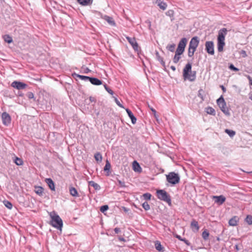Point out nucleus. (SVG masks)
<instances>
[{
  "label": "nucleus",
  "mask_w": 252,
  "mask_h": 252,
  "mask_svg": "<svg viewBox=\"0 0 252 252\" xmlns=\"http://www.w3.org/2000/svg\"><path fill=\"white\" fill-rule=\"evenodd\" d=\"M183 76L185 80H188L190 82L195 80L196 77V71H191V63H188L183 69Z\"/></svg>",
  "instance_id": "nucleus-1"
},
{
  "label": "nucleus",
  "mask_w": 252,
  "mask_h": 252,
  "mask_svg": "<svg viewBox=\"0 0 252 252\" xmlns=\"http://www.w3.org/2000/svg\"><path fill=\"white\" fill-rule=\"evenodd\" d=\"M51 218L50 224L57 229L61 230L63 226V220L57 213L52 211L49 214Z\"/></svg>",
  "instance_id": "nucleus-2"
},
{
  "label": "nucleus",
  "mask_w": 252,
  "mask_h": 252,
  "mask_svg": "<svg viewBox=\"0 0 252 252\" xmlns=\"http://www.w3.org/2000/svg\"><path fill=\"white\" fill-rule=\"evenodd\" d=\"M227 30L226 28H222L219 30L217 37V48L219 52H221L223 50L225 45V36L227 34Z\"/></svg>",
  "instance_id": "nucleus-3"
},
{
  "label": "nucleus",
  "mask_w": 252,
  "mask_h": 252,
  "mask_svg": "<svg viewBox=\"0 0 252 252\" xmlns=\"http://www.w3.org/2000/svg\"><path fill=\"white\" fill-rule=\"evenodd\" d=\"M217 102L223 113L226 115L229 116L230 114V112L228 108L226 107V102L222 95L217 99Z\"/></svg>",
  "instance_id": "nucleus-4"
},
{
  "label": "nucleus",
  "mask_w": 252,
  "mask_h": 252,
  "mask_svg": "<svg viewBox=\"0 0 252 252\" xmlns=\"http://www.w3.org/2000/svg\"><path fill=\"white\" fill-rule=\"evenodd\" d=\"M158 198L160 200L164 201L168 203H171V198L170 195L164 190L160 189L157 191Z\"/></svg>",
  "instance_id": "nucleus-5"
},
{
  "label": "nucleus",
  "mask_w": 252,
  "mask_h": 252,
  "mask_svg": "<svg viewBox=\"0 0 252 252\" xmlns=\"http://www.w3.org/2000/svg\"><path fill=\"white\" fill-rule=\"evenodd\" d=\"M166 180L169 183L176 185L179 183L180 179L178 174L173 172L166 175Z\"/></svg>",
  "instance_id": "nucleus-6"
},
{
  "label": "nucleus",
  "mask_w": 252,
  "mask_h": 252,
  "mask_svg": "<svg viewBox=\"0 0 252 252\" xmlns=\"http://www.w3.org/2000/svg\"><path fill=\"white\" fill-rule=\"evenodd\" d=\"M187 43V39L186 38L184 37L182 38L178 45L177 48L175 52L182 54L185 51Z\"/></svg>",
  "instance_id": "nucleus-7"
},
{
  "label": "nucleus",
  "mask_w": 252,
  "mask_h": 252,
  "mask_svg": "<svg viewBox=\"0 0 252 252\" xmlns=\"http://www.w3.org/2000/svg\"><path fill=\"white\" fill-rule=\"evenodd\" d=\"M205 46L206 52L209 55H214L215 53L214 42L213 41H206Z\"/></svg>",
  "instance_id": "nucleus-8"
},
{
  "label": "nucleus",
  "mask_w": 252,
  "mask_h": 252,
  "mask_svg": "<svg viewBox=\"0 0 252 252\" xmlns=\"http://www.w3.org/2000/svg\"><path fill=\"white\" fill-rule=\"evenodd\" d=\"M2 124L5 126H8L10 124L11 119L9 114L6 112H3L1 115Z\"/></svg>",
  "instance_id": "nucleus-9"
},
{
  "label": "nucleus",
  "mask_w": 252,
  "mask_h": 252,
  "mask_svg": "<svg viewBox=\"0 0 252 252\" xmlns=\"http://www.w3.org/2000/svg\"><path fill=\"white\" fill-rule=\"evenodd\" d=\"M11 86L12 87L20 90L25 89L28 85L23 82L14 81L12 83Z\"/></svg>",
  "instance_id": "nucleus-10"
},
{
  "label": "nucleus",
  "mask_w": 252,
  "mask_h": 252,
  "mask_svg": "<svg viewBox=\"0 0 252 252\" xmlns=\"http://www.w3.org/2000/svg\"><path fill=\"white\" fill-rule=\"evenodd\" d=\"M199 43V39L198 37L194 36L193 37L189 43V47L190 48L196 49L198 46Z\"/></svg>",
  "instance_id": "nucleus-11"
},
{
  "label": "nucleus",
  "mask_w": 252,
  "mask_h": 252,
  "mask_svg": "<svg viewBox=\"0 0 252 252\" xmlns=\"http://www.w3.org/2000/svg\"><path fill=\"white\" fill-rule=\"evenodd\" d=\"M126 38L127 40L128 41V42L130 43V44L132 46L133 49L135 51H138L139 49V46L137 42L136 41L135 38L134 37L132 38L128 36L126 37Z\"/></svg>",
  "instance_id": "nucleus-12"
},
{
  "label": "nucleus",
  "mask_w": 252,
  "mask_h": 252,
  "mask_svg": "<svg viewBox=\"0 0 252 252\" xmlns=\"http://www.w3.org/2000/svg\"><path fill=\"white\" fill-rule=\"evenodd\" d=\"M190 228L194 232H197L199 229V226L198 222L194 219H193L190 223Z\"/></svg>",
  "instance_id": "nucleus-13"
},
{
  "label": "nucleus",
  "mask_w": 252,
  "mask_h": 252,
  "mask_svg": "<svg viewBox=\"0 0 252 252\" xmlns=\"http://www.w3.org/2000/svg\"><path fill=\"white\" fill-rule=\"evenodd\" d=\"M213 198L215 199V203H217L219 205L222 204L226 200L225 197L222 195L220 196H214Z\"/></svg>",
  "instance_id": "nucleus-14"
},
{
  "label": "nucleus",
  "mask_w": 252,
  "mask_h": 252,
  "mask_svg": "<svg viewBox=\"0 0 252 252\" xmlns=\"http://www.w3.org/2000/svg\"><path fill=\"white\" fill-rule=\"evenodd\" d=\"M239 220V218L238 216H234L231 219L229 220L228 221L229 225L233 226H236L238 224Z\"/></svg>",
  "instance_id": "nucleus-15"
},
{
  "label": "nucleus",
  "mask_w": 252,
  "mask_h": 252,
  "mask_svg": "<svg viewBox=\"0 0 252 252\" xmlns=\"http://www.w3.org/2000/svg\"><path fill=\"white\" fill-rule=\"evenodd\" d=\"M45 182L48 185L49 188L51 190L54 191L55 190V184L51 178H46Z\"/></svg>",
  "instance_id": "nucleus-16"
},
{
  "label": "nucleus",
  "mask_w": 252,
  "mask_h": 252,
  "mask_svg": "<svg viewBox=\"0 0 252 252\" xmlns=\"http://www.w3.org/2000/svg\"><path fill=\"white\" fill-rule=\"evenodd\" d=\"M126 112H127V114L128 117L130 118V119L131 120V123L133 124H135L136 123V120H137L136 117L134 116V115L133 114V113H132L131 110H130L129 109L126 108Z\"/></svg>",
  "instance_id": "nucleus-17"
},
{
  "label": "nucleus",
  "mask_w": 252,
  "mask_h": 252,
  "mask_svg": "<svg viewBox=\"0 0 252 252\" xmlns=\"http://www.w3.org/2000/svg\"><path fill=\"white\" fill-rule=\"evenodd\" d=\"M89 81L94 85L98 86L102 84V81L96 78L90 77Z\"/></svg>",
  "instance_id": "nucleus-18"
},
{
  "label": "nucleus",
  "mask_w": 252,
  "mask_h": 252,
  "mask_svg": "<svg viewBox=\"0 0 252 252\" xmlns=\"http://www.w3.org/2000/svg\"><path fill=\"white\" fill-rule=\"evenodd\" d=\"M156 3L159 8L163 10H165L167 8V5L166 3L164 2L162 0H157Z\"/></svg>",
  "instance_id": "nucleus-19"
},
{
  "label": "nucleus",
  "mask_w": 252,
  "mask_h": 252,
  "mask_svg": "<svg viewBox=\"0 0 252 252\" xmlns=\"http://www.w3.org/2000/svg\"><path fill=\"white\" fill-rule=\"evenodd\" d=\"M103 19L106 21L111 26H115L116 24L113 18L107 15H105L103 17Z\"/></svg>",
  "instance_id": "nucleus-20"
},
{
  "label": "nucleus",
  "mask_w": 252,
  "mask_h": 252,
  "mask_svg": "<svg viewBox=\"0 0 252 252\" xmlns=\"http://www.w3.org/2000/svg\"><path fill=\"white\" fill-rule=\"evenodd\" d=\"M77 2L82 6L90 5L93 2V0H77Z\"/></svg>",
  "instance_id": "nucleus-21"
},
{
  "label": "nucleus",
  "mask_w": 252,
  "mask_h": 252,
  "mask_svg": "<svg viewBox=\"0 0 252 252\" xmlns=\"http://www.w3.org/2000/svg\"><path fill=\"white\" fill-rule=\"evenodd\" d=\"M156 57L157 60L160 63L162 66H163L164 67H165V62L163 61V58L161 57H160L159 53L158 51H156Z\"/></svg>",
  "instance_id": "nucleus-22"
},
{
  "label": "nucleus",
  "mask_w": 252,
  "mask_h": 252,
  "mask_svg": "<svg viewBox=\"0 0 252 252\" xmlns=\"http://www.w3.org/2000/svg\"><path fill=\"white\" fill-rule=\"evenodd\" d=\"M70 194L74 197H77L79 196L76 189L74 187H70L69 189Z\"/></svg>",
  "instance_id": "nucleus-23"
},
{
  "label": "nucleus",
  "mask_w": 252,
  "mask_h": 252,
  "mask_svg": "<svg viewBox=\"0 0 252 252\" xmlns=\"http://www.w3.org/2000/svg\"><path fill=\"white\" fill-rule=\"evenodd\" d=\"M110 168H111V164L109 162V161L108 160H107L106 161L105 165V166L104 167V170L105 171H107V174H106L107 176H109V174H110Z\"/></svg>",
  "instance_id": "nucleus-24"
},
{
  "label": "nucleus",
  "mask_w": 252,
  "mask_h": 252,
  "mask_svg": "<svg viewBox=\"0 0 252 252\" xmlns=\"http://www.w3.org/2000/svg\"><path fill=\"white\" fill-rule=\"evenodd\" d=\"M89 185L94 187L95 190H99L100 189V186L93 181L89 182Z\"/></svg>",
  "instance_id": "nucleus-25"
},
{
  "label": "nucleus",
  "mask_w": 252,
  "mask_h": 252,
  "mask_svg": "<svg viewBox=\"0 0 252 252\" xmlns=\"http://www.w3.org/2000/svg\"><path fill=\"white\" fill-rule=\"evenodd\" d=\"M155 248L156 250L159 252H163V248L161 245L160 243L158 241H156L155 242Z\"/></svg>",
  "instance_id": "nucleus-26"
},
{
  "label": "nucleus",
  "mask_w": 252,
  "mask_h": 252,
  "mask_svg": "<svg viewBox=\"0 0 252 252\" xmlns=\"http://www.w3.org/2000/svg\"><path fill=\"white\" fill-rule=\"evenodd\" d=\"M181 54L175 52V54L173 59V62L174 63H177L179 61V60L181 58Z\"/></svg>",
  "instance_id": "nucleus-27"
},
{
  "label": "nucleus",
  "mask_w": 252,
  "mask_h": 252,
  "mask_svg": "<svg viewBox=\"0 0 252 252\" xmlns=\"http://www.w3.org/2000/svg\"><path fill=\"white\" fill-rule=\"evenodd\" d=\"M206 112L208 114H210L213 116L216 115L215 109L211 107H208L206 108Z\"/></svg>",
  "instance_id": "nucleus-28"
},
{
  "label": "nucleus",
  "mask_w": 252,
  "mask_h": 252,
  "mask_svg": "<svg viewBox=\"0 0 252 252\" xmlns=\"http://www.w3.org/2000/svg\"><path fill=\"white\" fill-rule=\"evenodd\" d=\"M43 188L41 187H35V192L36 194H38L40 196L42 195L43 192Z\"/></svg>",
  "instance_id": "nucleus-29"
},
{
  "label": "nucleus",
  "mask_w": 252,
  "mask_h": 252,
  "mask_svg": "<svg viewBox=\"0 0 252 252\" xmlns=\"http://www.w3.org/2000/svg\"><path fill=\"white\" fill-rule=\"evenodd\" d=\"M202 236L204 240H207L209 236V231L207 229L204 230L202 232Z\"/></svg>",
  "instance_id": "nucleus-30"
},
{
  "label": "nucleus",
  "mask_w": 252,
  "mask_h": 252,
  "mask_svg": "<svg viewBox=\"0 0 252 252\" xmlns=\"http://www.w3.org/2000/svg\"><path fill=\"white\" fill-rule=\"evenodd\" d=\"M3 38L4 40L5 41V42H6L8 43H10L13 41L12 37L8 34L4 35L3 36Z\"/></svg>",
  "instance_id": "nucleus-31"
},
{
  "label": "nucleus",
  "mask_w": 252,
  "mask_h": 252,
  "mask_svg": "<svg viewBox=\"0 0 252 252\" xmlns=\"http://www.w3.org/2000/svg\"><path fill=\"white\" fill-rule=\"evenodd\" d=\"M166 15L171 18V21L174 20V11L173 10H168L165 13Z\"/></svg>",
  "instance_id": "nucleus-32"
},
{
  "label": "nucleus",
  "mask_w": 252,
  "mask_h": 252,
  "mask_svg": "<svg viewBox=\"0 0 252 252\" xmlns=\"http://www.w3.org/2000/svg\"><path fill=\"white\" fill-rule=\"evenodd\" d=\"M74 75H75L76 77H78L80 79H81L82 80H84L85 81H89V78H90V77H89V76L81 75L77 74H76V73H74Z\"/></svg>",
  "instance_id": "nucleus-33"
},
{
  "label": "nucleus",
  "mask_w": 252,
  "mask_h": 252,
  "mask_svg": "<svg viewBox=\"0 0 252 252\" xmlns=\"http://www.w3.org/2000/svg\"><path fill=\"white\" fill-rule=\"evenodd\" d=\"M225 132L230 137H233L236 134V132L235 131L228 129H225L224 130Z\"/></svg>",
  "instance_id": "nucleus-34"
},
{
  "label": "nucleus",
  "mask_w": 252,
  "mask_h": 252,
  "mask_svg": "<svg viewBox=\"0 0 252 252\" xmlns=\"http://www.w3.org/2000/svg\"><path fill=\"white\" fill-rule=\"evenodd\" d=\"M204 90L202 89H199L198 92V96L201 99L202 101L204 100Z\"/></svg>",
  "instance_id": "nucleus-35"
},
{
  "label": "nucleus",
  "mask_w": 252,
  "mask_h": 252,
  "mask_svg": "<svg viewBox=\"0 0 252 252\" xmlns=\"http://www.w3.org/2000/svg\"><path fill=\"white\" fill-rule=\"evenodd\" d=\"M14 163L17 165H22L23 164V161L22 159L18 157H15Z\"/></svg>",
  "instance_id": "nucleus-36"
},
{
  "label": "nucleus",
  "mask_w": 252,
  "mask_h": 252,
  "mask_svg": "<svg viewBox=\"0 0 252 252\" xmlns=\"http://www.w3.org/2000/svg\"><path fill=\"white\" fill-rule=\"evenodd\" d=\"M3 203L4 205H5V206L6 207H7L8 209H12L13 205L10 201H9L8 200H4L3 201Z\"/></svg>",
  "instance_id": "nucleus-37"
},
{
  "label": "nucleus",
  "mask_w": 252,
  "mask_h": 252,
  "mask_svg": "<svg viewBox=\"0 0 252 252\" xmlns=\"http://www.w3.org/2000/svg\"><path fill=\"white\" fill-rule=\"evenodd\" d=\"M175 44H169L167 46L166 48L169 51L173 52L175 50Z\"/></svg>",
  "instance_id": "nucleus-38"
},
{
  "label": "nucleus",
  "mask_w": 252,
  "mask_h": 252,
  "mask_svg": "<svg viewBox=\"0 0 252 252\" xmlns=\"http://www.w3.org/2000/svg\"><path fill=\"white\" fill-rule=\"evenodd\" d=\"M95 159L97 161H101L102 160V156L100 153H97L94 155Z\"/></svg>",
  "instance_id": "nucleus-39"
},
{
  "label": "nucleus",
  "mask_w": 252,
  "mask_h": 252,
  "mask_svg": "<svg viewBox=\"0 0 252 252\" xmlns=\"http://www.w3.org/2000/svg\"><path fill=\"white\" fill-rule=\"evenodd\" d=\"M246 221L248 224L251 225L252 224V216L248 215L245 219Z\"/></svg>",
  "instance_id": "nucleus-40"
},
{
  "label": "nucleus",
  "mask_w": 252,
  "mask_h": 252,
  "mask_svg": "<svg viewBox=\"0 0 252 252\" xmlns=\"http://www.w3.org/2000/svg\"><path fill=\"white\" fill-rule=\"evenodd\" d=\"M142 207L146 211H148V210H150V206L149 204L146 201L144 202L142 204Z\"/></svg>",
  "instance_id": "nucleus-41"
},
{
  "label": "nucleus",
  "mask_w": 252,
  "mask_h": 252,
  "mask_svg": "<svg viewBox=\"0 0 252 252\" xmlns=\"http://www.w3.org/2000/svg\"><path fill=\"white\" fill-rule=\"evenodd\" d=\"M108 209H109L108 206L107 205H103V206L100 207V211L102 213H104V212L105 211H106L107 210H108Z\"/></svg>",
  "instance_id": "nucleus-42"
},
{
  "label": "nucleus",
  "mask_w": 252,
  "mask_h": 252,
  "mask_svg": "<svg viewBox=\"0 0 252 252\" xmlns=\"http://www.w3.org/2000/svg\"><path fill=\"white\" fill-rule=\"evenodd\" d=\"M143 196L145 200H150L152 195L150 193H146L143 195Z\"/></svg>",
  "instance_id": "nucleus-43"
},
{
  "label": "nucleus",
  "mask_w": 252,
  "mask_h": 252,
  "mask_svg": "<svg viewBox=\"0 0 252 252\" xmlns=\"http://www.w3.org/2000/svg\"><path fill=\"white\" fill-rule=\"evenodd\" d=\"M104 87L107 92L111 94H113V91L110 89L106 84L104 85Z\"/></svg>",
  "instance_id": "nucleus-44"
},
{
  "label": "nucleus",
  "mask_w": 252,
  "mask_h": 252,
  "mask_svg": "<svg viewBox=\"0 0 252 252\" xmlns=\"http://www.w3.org/2000/svg\"><path fill=\"white\" fill-rule=\"evenodd\" d=\"M118 182L119 186L121 187L125 188L126 187L125 182L118 180Z\"/></svg>",
  "instance_id": "nucleus-45"
},
{
  "label": "nucleus",
  "mask_w": 252,
  "mask_h": 252,
  "mask_svg": "<svg viewBox=\"0 0 252 252\" xmlns=\"http://www.w3.org/2000/svg\"><path fill=\"white\" fill-rule=\"evenodd\" d=\"M26 95L29 99H32V98H34L33 94L31 92H28Z\"/></svg>",
  "instance_id": "nucleus-46"
},
{
  "label": "nucleus",
  "mask_w": 252,
  "mask_h": 252,
  "mask_svg": "<svg viewBox=\"0 0 252 252\" xmlns=\"http://www.w3.org/2000/svg\"><path fill=\"white\" fill-rule=\"evenodd\" d=\"M229 68L235 71H237L239 70V69L235 67L234 65L232 64H230V65L229 66Z\"/></svg>",
  "instance_id": "nucleus-47"
},
{
  "label": "nucleus",
  "mask_w": 252,
  "mask_h": 252,
  "mask_svg": "<svg viewBox=\"0 0 252 252\" xmlns=\"http://www.w3.org/2000/svg\"><path fill=\"white\" fill-rule=\"evenodd\" d=\"M247 78L249 79V83L251 86L250 89L252 90V78L250 75H248Z\"/></svg>",
  "instance_id": "nucleus-48"
},
{
  "label": "nucleus",
  "mask_w": 252,
  "mask_h": 252,
  "mask_svg": "<svg viewBox=\"0 0 252 252\" xmlns=\"http://www.w3.org/2000/svg\"><path fill=\"white\" fill-rule=\"evenodd\" d=\"M115 102L116 103V104L119 106H120L121 108H124V106H123V105L120 103V102L119 101V100L117 98H115Z\"/></svg>",
  "instance_id": "nucleus-49"
},
{
  "label": "nucleus",
  "mask_w": 252,
  "mask_h": 252,
  "mask_svg": "<svg viewBox=\"0 0 252 252\" xmlns=\"http://www.w3.org/2000/svg\"><path fill=\"white\" fill-rule=\"evenodd\" d=\"M188 55L189 57H192L194 54H192V52L190 51V49H188Z\"/></svg>",
  "instance_id": "nucleus-50"
},
{
  "label": "nucleus",
  "mask_w": 252,
  "mask_h": 252,
  "mask_svg": "<svg viewBox=\"0 0 252 252\" xmlns=\"http://www.w3.org/2000/svg\"><path fill=\"white\" fill-rule=\"evenodd\" d=\"M114 231L115 233L118 234L121 232L120 229L119 228L116 227L114 229Z\"/></svg>",
  "instance_id": "nucleus-51"
},
{
  "label": "nucleus",
  "mask_w": 252,
  "mask_h": 252,
  "mask_svg": "<svg viewBox=\"0 0 252 252\" xmlns=\"http://www.w3.org/2000/svg\"><path fill=\"white\" fill-rule=\"evenodd\" d=\"M89 99L91 102H95L96 101L95 98L93 96H90Z\"/></svg>",
  "instance_id": "nucleus-52"
},
{
  "label": "nucleus",
  "mask_w": 252,
  "mask_h": 252,
  "mask_svg": "<svg viewBox=\"0 0 252 252\" xmlns=\"http://www.w3.org/2000/svg\"><path fill=\"white\" fill-rule=\"evenodd\" d=\"M220 87L221 88V89H222V90L223 93L226 92V88L223 85H220Z\"/></svg>",
  "instance_id": "nucleus-53"
},
{
  "label": "nucleus",
  "mask_w": 252,
  "mask_h": 252,
  "mask_svg": "<svg viewBox=\"0 0 252 252\" xmlns=\"http://www.w3.org/2000/svg\"><path fill=\"white\" fill-rule=\"evenodd\" d=\"M189 49H190V51L192 52V54H194V52H195L196 49H194V48H190L189 47Z\"/></svg>",
  "instance_id": "nucleus-54"
},
{
  "label": "nucleus",
  "mask_w": 252,
  "mask_h": 252,
  "mask_svg": "<svg viewBox=\"0 0 252 252\" xmlns=\"http://www.w3.org/2000/svg\"><path fill=\"white\" fill-rule=\"evenodd\" d=\"M176 237L181 241H183V239H182V237L180 235H176Z\"/></svg>",
  "instance_id": "nucleus-55"
},
{
  "label": "nucleus",
  "mask_w": 252,
  "mask_h": 252,
  "mask_svg": "<svg viewBox=\"0 0 252 252\" xmlns=\"http://www.w3.org/2000/svg\"><path fill=\"white\" fill-rule=\"evenodd\" d=\"M134 163L136 164V165H137V167H138V168H139L140 169H141V167H140V166L139 164H138V163L136 161H134L133 162V164H134Z\"/></svg>",
  "instance_id": "nucleus-56"
},
{
  "label": "nucleus",
  "mask_w": 252,
  "mask_h": 252,
  "mask_svg": "<svg viewBox=\"0 0 252 252\" xmlns=\"http://www.w3.org/2000/svg\"><path fill=\"white\" fill-rule=\"evenodd\" d=\"M183 241H184L186 244H187L188 245H189V241L187 240H186L185 238L183 239Z\"/></svg>",
  "instance_id": "nucleus-57"
},
{
  "label": "nucleus",
  "mask_w": 252,
  "mask_h": 252,
  "mask_svg": "<svg viewBox=\"0 0 252 252\" xmlns=\"http://www.w3.org/2000/svg\"><path fill=\"white\" fill-rule=\"evenodd\" d=\"M119 240L120 241H123V242H125L126 241V240L123 237H119Z\"/></svg>",
  "instance_id": "nucleus-58"
},
{
  "label": "nucleus",
  "mask_w": 252,
  "mask_h": 252,
  "mask_svg": "<svg viewBox=\"0 0 252 252\" xmlns=\"http://www.w3.org/2000/svg\"><path fill=\"white\" fill-rule=\"evenodd\" d=\"M170 68L174 71L176 70V67L174 66H171Z\"/></svg>",
  "instance_id": "nucleus-59"
},
{
  "label": "nucleus",
  "mask_w": 252,
  "mask_h": 252,
  "mask_svg": "<svg viewBox=\"0 0 252 252\" xmlns=\"http://www.w3.org/2000/svg\"><path fill=\"white\" fill-rule=\"evenodd\" d=\"M151 111L153 112V113L155 115L156 113V111L155 109L151 108Z\"/></svg>",
  "instance_id": "nucleus-60"
},
{
  "label": "nucleus",
  "mask_w": 252,
  "mask_h": 252,
  "mask_svg": "<svg viewBox=\"0 0 252 252\" xmlns=\"http://www.w3.org/2000/svg\"><path fill=\"white\" fill-rule=\"evenodd\" d=\"M89 71H90V70L88 68H86V69H85V73H88Z\"/></svg>",
  "instance_id": "nucleus-61"
},
{
  "label": "nucleus",
  "mask_w": 252,
  "mask_h": 252,
  "mask_svg": "<svg viewBox=\"0 0 252 252\" xmlns=\"http://www.w3.org/2000/svg\"><path fill=\"white\" fill-rule=\"evenodd\" d=\"M146 22L149 24V28H150L151 27V22L150 21H146Z\"/></svg>",
  "instance_id": "nucleus-62"
},
{
  "label": "nucleus",
  "mask_w": 252,
  "mask_h": 252,
  "mask_svg": "<svg viewBox=\"0 0 252 252\" xmlns=\"http://www.w3.org/2000/svg\"><path fill=\"white\" fill-rule=\"evenodd\" d=\"M136 168H137V166L135 167V166L134 165V169H133L134 171H138V170Z\"/></svg>",
  "instance_id": "nucleus-63"
},
{
  "label": "nucleus",
  "mask_w": 252,
  "mask_h": 252,
  "mask_svg": "<svg viewBox=\"0 0 252 252\" xmlns=\"http://www.w3.org/2000/svg\"><path fill=\"white\" fill-rule=\"evenodd\" d=\"M235 247H236V249L238 250V246H237V245H236V246H235Z\"/></svg>",
  "instance_id": "nucleus-64"
}]
</instances>
